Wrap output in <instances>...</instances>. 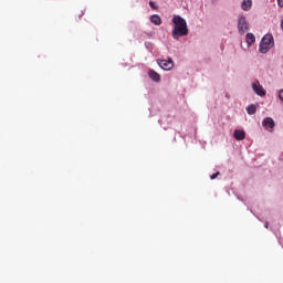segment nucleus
I'll list each match as a JSON object with an SVG mask.
<instances>
[{
	"instance_id": "nucleus-1",
	"label": "nucleus",
	"mask_w": 283,
	"mask_h": 283,
	"mask_svg": "<svg viewBox=\"0 0 283 283\" xmlns=\"http://www.w3.org/2000/svg\"><path fill=\"white\" fill-rule=\"evenodd\" d=\"M174 29L172 39L178 41L180 36H187L189 34V29H187V20L180 15H175L172 18Z\"/></svg>"
},
{
	"instance_id": "nucleus-2",
	"label": "nucleus",
	"mask_w": 283,
	"mask_h": 283,
	"mask_svg": "<svg viewBox=\"0 0 283 283\" xmlns=\"http://www.w3.org/2000/svg\"><path fill=\"white\" fill-rule=\"evenodd\" d=\"M273 45H275V40L273 39V34L268 33L262 38L260 42L259 51L261 52V54H266L269 50L273 48Z\"/></svg>"
},
{
	"instance_id": "nucleus-3",
	"label": "nucleus",
	"mask_w": 283,
	"mask_h": 283,
	"mask_svg": "<svg viewBox=\"0 0 283 283\" xmlns=\"http://www.w3.org/2000/svg\"><path fill=\"white\" fill-rule=\"evenodd\" d=\"M238 30L240 34L249 32V22H247V18L244 15L238 17Z\"/></svg>"
},
{
	"instance_id": "nucleus-4",
	"label": "nucleus",
	"mask_w": 283,
	"mask_h": 283,
	"mask_svg": "<svg viewBox=\"0 0 283 283\" xmlns=\"http://www.w3.org/2000/svg\"><path fill=\"white\" fill-rule=\"evenodd\" d=\"M157 64L159 65V67H161V70H166L167 72H169L170 70H174V60H171V57H169L168 60H157Z\"/></svg>"
},
{
	"instance_id": "nucleus-5",
	"label": "nucleus",
	"mask_w": 283,
	"mask_h": 283,
	"mask_svg": "<svg viewBox=\"0 0 283 283\" xmlns=\"http://www.w3.org/2000/svg\"><path fill=\"white\" fill-rule=\"evenodd\" d=\"M262 125L265 127V129H268V132H273L275 128V120H273L271 117H265L262 122Z\"/></svg>"
},
{
	"instance_id": "nucleus-6",
	"label": "nucleus",
	"mask_w": 283,
	"mask_h": 283,
	"mask_svg": "<svg viewBox=\"0 0 283 283\" xmlns=\"http://www.w3.org/2000/svg\"><path fill=\"white\" fill-rule=\"evenodd\" d=\"M252 90L255 92V94H258V96H266V91L264 87H262V85H260V82H254L252 84Z\"/></svg>"
},
{
	"instance_id": "nucleus-7",
	"label": "nucleus",
	"mask_w": 283,
	"mask_h": 283,
	"mask_svg": "<svg viewBox=\"0 0 283 283\" xmlns=\"http://www.w3.org/2000/svg\"><path fill=\"white\" fill-rule=\"evenodd\" d=\"M149 78L154 81L155 83H160V74L154 70L148 71Z\"/></svg>"
},
{
	"instance_id": "nucleus-8",
	"label": "nucleus",
	"mask_w": 283,
	"mask_h": 283,
	"mask_svg": "<svg viewBox=\"0 0 283 283\" xmlns=\"http://www.w3.org/2000/svg\"><path fill=\"white\" fill-rule=\"evenodd\" d=\"M252 7H253V0H243L241 3V8L242 10H244V12H249V10H251Z\"/></svg>"
},
{
	"instance_id": "nucleus-9",
	"label": "nucleus",
	"mask_w": 283,
	"mask_h": 283,
	"mask_svg": "<svg viewBox=\"0 0 283 283\" xmlns=\"http://www.w3.org/2000/svg\"><path fill=\"white\" fill-rule=\"evenodd\" d=\"M233 136L235 140H244V138H247V133H244V130L235 129Z\"/></svg>"
},
{
	"instance_id": "nucleus-10",
	"label": "nucleus",
	"mask_w": 283,
	"mask_h": 283,
	"mask_svg": "<svg viewBox=\"0 0 283 283\" xmlns=\"http://www.w3.org/2000/svg\"><path fill=\"white\" fill-rule=\"evenodd\" d=\"M245 41L248 43V48H251V45H253V43H255V35L253 33H248L245 35Z\"/></svg>"
},
{
	"instance_id": "nucleus-11",
	"label": "nucleus",
	"mask_w": 283,
	"mask_h": 283,
	"mask_svg": "<svg viewBox=\"0 0 283 283\" xmlns=\"http://www.w3.org/2000/svg\"><path fill=\"white\" fill-rule=\"evenodd\" d=\"M150 23H154V25H160L163 23V19H160V15L154 14L150 17Z\"/></svg>"
},
{
	"instance_id": "nucleus-12",
	"label": "nucleus",
	"mask_w": 283,
	"mask_h": 283,
	"mask_svg": "<svg viewBox=\"0 0 283 283\" xmlns=\"http://www.w3.org/2000/svg\"><path fill=\"white\" fill-rule=\"evenodd\" d=\"M247 112L250 116H253V114L258 112V106H255L254 104H251L247 107Z\"/></svg>"
},
{
	"instance_id": "nucleus-13",
	"label": "nucleus",
	"mask_w": 283,
	"mask_h": 283,
	"mask_svg": "<svg viewBox=\"0 0 283 283\" xmlns=\"http://www.w3.org/2000/svg\"><path fill=\"white\" fill-rule=\"evenodd\" d=\"M279 98H280V102L283 103V90L279 91Z\"/></svg>"
},
{
	"instance_id": "nucleus-14",
	"label": "nucleus",
	"mask_w": 283,
	"mask_h": 283,
	"mask_svg": "<svg viewBox=\"0 0 283 283\" xmlns=\"http://www.w3.org/2000/svg\"><path fill=\"white\" fill-rule=\"evenodd\" d=\"M218 176H220V172L212 174L210 176V178H211V180H216V178H218Z\"/></svg>"
},
{
	"instance_id": "nucleus-15",
	"label": "nucleus",
	"mask_w": 283,
	"mask_h": 283,
	"mask_svg": "<svg viewBox=\"0 0 283 283\" xmlns=\"http://www.w3.org/2000/svg\"><path fill=\"white\" fill-rule=\"evenodd\" d=\"M149 6H150V8H153V10H156V3H154V1H150Z\"/></svg>"
},
{
	"instance_id": "nucleus-16",
	"label": "nucleus",
	"mask_w": 283,
	"mask_h": 283,
	"mask_svg": "<svg viewBox=\"0 0 283 283\" xmlns=\"http://www.w3.org/2000/svg\"><path fill=\"white\" fill-rule=\"evenodd\" d=\"M279 8H283V0H277Z\"/></svg>"
},
{
	"instance_id": "nucleus-17",
	"label": "nucleus",
	"mask_w": 283,
	"mask_h": 283,
	"mask_svg": "<svg viewBox=\"0 0 283 283\" xmlns=\"http://www.w3.org/2000/svg\"><path fill=\"white\" fill-rule=\"evenodd\" d=\"M265 229H269V222H265Z\"/></svg>"
}]
</instances>
